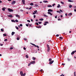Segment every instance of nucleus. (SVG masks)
I'll list each match as a JSON object with an SVG mask.
<instances>
[{
  "instance_id": "obj_1",
  "label": "nucleus",
  "mask_w": 76,
  "mask_h": 76,
  "mask_svg": "<svg viewBox=\"0 0 76 76\" xmlns=\"http://www.w3.org/2000/svg\"><path fill=\"white\" fill-rule=\"evenodd\" d=\"M35 63V61H34L31 62L29 64H28V66H30V65L31 64H34Z\"/></svg>"
},
{
  "instance_id": "obj_2",
  "label": "nucleus",
  "mask_w": 76,
  "mask_h": 76,
  "mask_svg": "<svg viewBox=\"0 0 76 76\" xmlns=\"http://www.w3.org/2000/svg\"><path fill=\"white\" fill-rule=\"evenodd\" d=\"M47 47H48L47 51L48 52H49L50 50V46L48 44L47 45Z\"/></svg>"
},
{
  "instance_id": "obj_3",
  "label": "nucleus",
  "mask_w": 76,
  "mask_h": 76,
  "mask_svg": "<svg viewBox=\"0 0 76 76\" xmlns=\"http://www.w3.org/2000/svg\"><path fill=\"white\" fill-rule=\"evenodd\" d=\"M54 60H53L52 61H50L49 62V64H53V63L54 62Z\"/></svg>"
},
{
  "instance_id": "obj_4",
  "label": "nucleus",
  "mask_w": 76,
  "mask_h": 76,
  "mask_svg": "<svg viewBox=\"0 0 76 76\" xmlns=\"http://www.w3.org/2000/svg\"><path fill=\"white\" fill-rule=\"evenodd\" d=\"M8 10L9 12H13V10L12 9H10V8L8 9Z\"/></svg>"
},
{
  "instance_id": "obj_5",
  "label": "nucleus",
  "mask_w": 76,
  "mask_h": 76,
  "mask_svg": "<svg viewBox=\"0 0 76 76\" xmlns=\"http://www.w3.org/2000/svg\"><path fill=\"white\" fill-rule=\"evenodd\" d=\"M31 44L32 45H34V46H35V47H37L38 48H39V46H38L36 45H35L32 43Z\"/></svg>"
},
{
  "instance_id": "obj_6",
  "label": "nucleus",
  "mask_w": 76,
  "mask_h": 76,
  "mask_svg": "<svg viewBox=\"0 0 76 76\" xmlns=\"http://www.w3.org/2000/svg\"><path fill=\"white\" fill-rule=\"evenodd\" d=\"M76 50L73 51L71 53V55H73V54H74L75 53H76Z\"/></svg>"
},
{
  "instance_id": "obj_7",
  "label": "nucleus",
  "mask_w": 76,
  "mask_h": 76,
  "mask_svg": "<svg viewBox=\"0 0 76 76\" xmlns=\"http://www.w3.org/2000/svg\"><path fill=\"white\" fill-rule=\"evenodd\" d=\"M22 2H23V4H25V0H22Z\"/></svg>"
},
{
  "instance_id": "obj_8",
  "label": "nucleus",
  "mask_w": 76,
  "mask_h": 76,
  "mask_svg": "<svg viewBox=\"0 0 76 76\" xmlns=\"http://www.w3.org/2000/svg\"><path fill=\"white\" fill-rule=\"evenodd\" d=\"M16 3V1H14L12 2L11 3L12 4H15Z\"/></svg>"
},
{
  "instance_id": "obj_9",
  "label": "nucleus",
  "mask_w": 76,
  "mask_h": 76,
  "mask_svg": "<svg viewBox=\"0 0 76 76\" xmlns=\"http://www.w3.org/2000/svg\"><path fill=\"white\" fill-rule=\"evenodd\" d=\"M48 12H53V10L49 9L48 10Z\"/></svg>"
},
{
  "instance_id": "obj_10",
  "label": "nucleus",
  "mask_w": 76,
  "mask_h": 76,
  "mask_svg": "<svg viewBox=\"0 0 76 76\" xmlns=\"http://www.w3.org/2000/svg\"><path fill=\"white\" fill-rule=\"evenodd\" d=\"M47 23H48V22H45V23L44 24V25L45 26L46 25H47Z\"/></svg>"
},
{
  "instance_id": "obj_11",
  "label": "nucleus",
  "mask_w": 76,
  "mask_h": 76,
  "mask_svg": "<svg viewBox=\"0 0 76 76\" xmlns=\"http://www.w3.org/2000/svg\"><path fill=\"white\" fill-rule=\"evenodd\" d=\"M8 17H10V18H12V17H13V16H12V15H8Z\"/></svg>"
},
{
  "instance_id": "obj_12",
  "label": "nucleus",
  "mask_w": 76,
  "mask_h": 76,
  "mask_svg": "<svg viewBox=\"0 0 76 76\" xmlns=\"http://www.w3.org/2000/svg\"><path fill=\"white\" fill-rule=\"evenodd\" d=\"M36 28H41V26H36Z\"/></svg>"
},
{
  "instance_id": "obj_13",
  "label": "nucleus",
  "mask_w": 76,
  "mask_h": 76,
  "mask_svg": "<svg viewBox=\"0 0 76 76\" xmlns=\"http://www.w3.org/2000/svg\"><path fill=\"white\" fill-rule=\"evenodd\" d=\"M15 16L17 18H20V16H19V15H16Z\"/></svg>"
},
{
  "instance_id": "obj_14",
  "label": "nucleus",
  "mask_w": 76,
  "mask_h": 76,
  "mask_svg": "<svg viewBox=\"0 0 76 76\" xmlns=\"http://www.w3.org/2000/svg\"><path fill=\"white\" fill-rule=\"evenodd\" d=\"M15 34V32H12V33H11V35H13L14 34Z\"/></svg>"
},
{
  "instance_id": "obj_15",
  "label": "nucleus",
  "mask_w": 76,
  "mask_h": 76,
  "mask_svg": "<svg viewBox=\"0 0 76 76\" xmlns=\"http://www.w3.org/2000/svg\"><path fill=\"white\" fill-rule=\"evenodd\" d=\"M25 75H26V73H24V74H22L21 75V76H25Z\"/></svg>"
},
{
  "instance_id": "obj_16",
  "label": "nucleus",
  "mask_w": 76,
  "mask_h": 76,
  "mask_svg": "<svg viewBox=\"0 0 76 76\" xmlns=\"http://www.w3.org/2000/svg\"><path fill=\"white\" fill-rule=\"evenodd\" d=\"M34 12L35 13V14H37V13H37V10H36L35 11H34Z\"/></svg>"
},
{
  "instance_id": "obj_17",
  "label": "nucleus",
  "mask_w": 76,
  "mask_h": 76,
  "mask_svg": "<svg viewBox=\"0 0 76 76\" xmlns=\"http://www.w3.org/2000/svg\"><path fill=\"white\" fill-rule=\"evenodd\" d=\"M20 75L21 76L22 75V74H23V72H22V71H20Z\"/></svg>"
},
{
  "instance_id": "obj_18",
  "label": "nucleus",
  "mask_w": 76,
  "mask_h": 76,
  "mask_svg": "<svg viewBox=\"0 0 76 76\" xmlns=\"http://www.w3.org/2000/svg\"><path fill=\"white\" fill-rule=\"evenodd\" d=\"M68 15V16H70L71 15H72V13H69Z\"/></svg>"
},
{
  "instance_id": "obj_19",
  "label": "nucleus",
  "mask_w": 76,
  "mask_h": 76,
  "mask_svg": "<svg viewBox=\"0 0 76 76\" xmlns=\"http://www.w3.org/2000/svg\"><path fill=\"white\" fill-rule=\"evenodd\" d=\"M52 7V6L51 5H48V7Z\"/></svg>"
},
{
  "instance_id": "obj_20",
  "label": "nucleus",
  "mask_w": 76,
  "mask_h": 76,
  "mask_svg": "<svg viewBox=\"0 0 76 76\" xmlns=\"http://www.w3.org/2000/svg\"><path fill=\"white\" fill-rule=\"evenodd\" d=\"M52 61V59L51 58H49V61Z\"/></svg>"
},
{
  "instance_id": "obj_21",
  "label": "nucleus",
  "mask_w": 76,
  "mask_h": 76,
  "mask_svg": "<svg viewBox=\"0 0 76 76\" xmlns=\"http://www.w3.org/2000/svg\"><path fill=\"white\" fill-rule=\"evenodd\" d=\"M67 60H68V61H70L71 59H70V58H68Z\"/></svg>"
},
{
  "instance_id": "obj_22",
  "label": "nucleus",
  "mask_w": 76,
  "mask_h": 76,
  "mask_svg": "<svg viewBox=\"0 0 76 76\" xmlns=\"http://www.w3.org/2000/svg\"><path fill=\"white\" fill-rule=\"evenodd\" d=\"M43 15L44 16H45V17H48V16L46 15L45 14H44Z\"/></svg>"
},
{
  "instance_id": "obj_23",
  "label": "nucleus",
  "mask_w": 76,
  "mask_h": 76,
  "mask_svg": "<svg viewBox=\"0 0 76 76\" xmlns=\"http://www.w3.org/2000/svg\"><path fill=\"white\" fill-rule=\"evenodd\" d=\"M68 2H73V1H72L71 0H68Z\"/></svg>"
},
{
  "instance_id": "obj_24",
  "label": "nucleus",
  "mask_w": 76,
  "mask_h": 76,
  "mask_svg": "<svg viewBox=\"0 0 76 76\" xmlns=\"http://www.w3.org/2000/svg\"><path fill=\"white\" fill-rule=\"evenodd\" d=\"M39 20H41V21H42V20H44V19H43L42 18H41V19H39Z\"/></svg>"
},
{
  "instance_id": "obj_25",
  "label": "nucleus",
  "mask_w": 76,
  "mask_h": 76,
  "mask_svg": "<svg viewBox=\"0 0 76 76\" xmlns=\"http://www.w3.org/2000/svg\"><path fill=\"white\" fill-rule=\"evenodd\" d=\"M43 2H44V3H48V1H44Z\"/></svg>"
},
{
  "instance_id": "obj_26",
  "label": "nucleus",
  "mask_w": 76,
  "mask_h": 76,
  "mask_svg": "<svg viewBox=\"0 0 76 76\" xmlns=\"http://www.w3.org/2000/svg\"><path fill=\"white\" fill-rule=\"evenodd\" d=\"M60 5L58 4V6H57V7L58 8L60 7Z\"/></svg>"
},
{
  "instance_id": "obj_27",
  "label": "nucleus",
  "mask_w": 76,
  "mask_h": 76,
  "mask_svg": "<svg viewBox=\"0 0 76 76\" xmlns=\"http://www.w3.org/2000/svg\"><path fill=\"white\" fill-rule=\"evenodd\" d=\"M1 31L2 32H3V31H4V30H3V28H1Z\"/></svg>"
},
{
  "instance_id": "obj_28",
  "label": "nucleus",
  "mask_w": 76,
  "mask_h": 76,
  "mask_svg": "<svg viewBox=\"0 0 76 76\" xmlns=\"http://www.w3.org/2000/svg\"><path fill=\"white\" fill-rule=\"evenodd\" d=\"M30 5H31V6H34V4H33V3H31L30 4Z\"/></svg>"
},
{
  "instance_id": "obj_29",
  "label": "nucleus",
  "mask_w": 76,
  "mask_h": 76,
  "mask_svg": "<svg viewBox=\"0 0 76 76\" xmlns=\"http://www.w3.org/2000/svg\"><path fill=\"white\" fill-rule=\"evenodd\" d=\"M35 59H36V58H34V57L33 58V60H35Z\"/></svg>"
},
{
  "instance_id": "obj_30",
  "label": "nucleus",
  "mask_w": 76,
  "mask_h": 76,
  "mask_svg": "<svg viewBox=\"0 0 76 76\" xmlns=\"http://www.w3.org/2000/svg\"><path fill=\"white\" fill-rule=\"evenodd\" d=\"M11 21L12 22H15V20H12Z\"/></svg>"
},
{
  "instance_id": "obj_31",
  "label": "nucleus",
  "mask_w": 76,
  "mask_h": 76,
  "mask_svg": "<svg viewBox=\"0 0 76 76\" xmlns=\"http://www.w3.org/2000/svg\"><path fill=\"white\" fill-rule=\"evenodd\" d=\"M15 28H16V29H19V28H18V27H17V26H15Z\"/></svg>"
},
{
  "instance_id": "obj_32",
  "label": "nucleus",
  "mask_w": 76,
  "mask_h": 76,
  "mask_svg": "<svg viewBox=\"0 0 76 76\" xmlns=\"http://www.w3.org/2000/svg\"><path fill=\"white\" fill-rule=\"evenodd\" d=\"M72 7V5H70L69 6V8Z\"/></svg>"
},
{
  "instance_id": "obj_33",
  "label": "nucleus",
  "mask_w": 76,
  "mask_h": 76,
  "mask_svg": "<svg viewBox=\"0 0 76 76\" xmlns=\"http://www.w3.org/2000/svg\"><path fill=\"white\" fill-rule=\"evenodd\" d=\"M3 35H4V36H5V37H6V36H7V35L5 34H4Z\"/></svg>"
},
{
  "instance_id": "obj_34",
  "label": "nucleus",
  "mask_w": 76,
  "mask_h": 76,
  "mask_svg": "<svg viewBox=\"0 0 76 76\" xmlns=\"http://www.w3.org/2000/svg\"><path fill=\"white\" fill-rule=\"evenodd\" d=\"M2 9V10H3V11H4L5 10V8H3Z\"/></svg>"
},
{
  "instance_id": "obj_35",
  "label": "nucleus",
  "mask_w": 76,
  "mask_h": 76,
  "mask_svg": "<svg viewBox=\"0 0 76 76\" xmlns=\"http://www.w3.org/2000/svg\"><path fill=\"white\" fill-rule=\"evenodd\" d=\"M59 39H63V37H60Z\"/></svg>"
},
{
  "instance_id": "obj_36",
  "label": "nucleus",
  "mask_w": 76,
  "mask_h": 76,
  "mask_svg": "<svg viewBox=\"0 0 76 76\" xmlns=\"http://www.w3.org/2000/svg\"><path fill=\"white\" fill-rule=\"evenodd\" d=\"M26 26H29V24H26Z\"/></svg>"
},
{
  "instance_id": "obj_37",
  "label": "nucleus",
  "mask_w": 76,
  "mask_h": 76,
  "mask_svg": "<svg viewBox=\"0 0 76 76\" xmlns=\"http://www.w3.org/2000/svg\"><path fill=\"white\" fill-rule=\"evenodd\" d=\"M56 12H58L59 13H61V12H60L59 11H57Z\"/></svg>"
},
{
  "instance_id": "obj_38",
  "label": "nucleus",
  "mask_w": 76,
  "mask_h": 76,
  "mask_svg": "<svg viewBox=\"0 0 76 76\" xmlns=\"http://www.w3.org/2000/svg\"><path fill=\"white\" fill-rule=\"evenodd\" d=\"M15 21L16 22H19V21H18V20H15Z\"/></svg>"
},
{
  "instance_id": "obj_39",
  "label": "nucleus",
  "mask_w": 76,
  "mask_h": 76,
  "mask_svg": "<svg viewBox=\"0 0 76 76\" xmlns=\"http://www.w3.org/2000/svg\"><path fill=\"white\" fill-rule=\"evenodd\" d=\"M48 14H49V15H50L51 14V13L50 12H48Z\"/></svg>"
},
{
  "instance_id": "obj_40",
  "label": "nucleus",
  "mask_w": 76,
  "mask_h": 76,
  "mask_svg": "<svg viewBox=\"0 0 76 76\" xmlns=\"http://www.w3.org/2000/svg\"><path fill=\"white\" fill-rule=\"evenodd\" d=\"M26 58H28V55H26Z\"/></svg>"
},
{
  "instance_id": "obj_41",
  "label": "nucleus",
  "mask_w": 76,
  "mask_h": 76,
  "mask_svg": "<svg viewBox=\"0 0 76 76\" xmlns=\"http://www.w3.org/2000/svg\"><path fill=\"white\" fill-rule=\"evenodd\" d=\"M7 41V39H5L4 40V41L6 42V41Z\"/></svg>"
},
{
  "instance_id": "obj_42",
  "label": "nucleus",
  "mask_w": 76,
  "mask_h": 76,
  "mask_svg": "<svg viewBox=\"0 0 76 76\" xmlns=\"http://www.w3.org/2000/svg\"><path fill=\"white\" fill-rule=\"evenodd\" d=\"M19 37H18L17 38V40H19Z\"/></svg>"
},
{
  "instance_id": "obj_43",
  "label": "nucleus",
  "mask_w": 76,
  "mask_h": 76,
  "mask_svg": "<svg viewBox=\"0 0 76 76\" xmlns=\"http://www.w3.org/2000/svg\"><path fill=\"white\" fill-rule=\"evenodd\" d=\"M65 64H64V63H62V66H64V65H65Z\"/></svg>"
},
{
  "instance_id": "obj_44",
  "label": "nucleus",
  "mask_w": 76,
  "mask_h": 76,
  "mask_svg": "<svg viewBox=\"0 0 76 76\" xmlns=\"http://www.w3.org/2000/svg\"><path fill=\"white\" fill-rule=\"evenodd\" d=\"M35 6L36 7H38V5H37V4H35Z\"/></svg>"
},
{
  "instance_id": "obj_45",
  "label": "nucleus",
  "mask_w": 76,
  "mask_h": 76,
  "mask_svg": "<svg viewBox=\"0 0 76 76\" xmlns=\"http://www.w3.org/2000/svg\"><path fill=\"white\" fill-rule=\"evenodd\" d=\"M54 5H56V4H53L52 5V6L53 7H54Z\"/></svg>"
},
{
  "instance_id": "obj_46",
  "label": "nucleus",
  "mask_w": 76,
  "mask_h": 76,
  "mask_svg": "<svg viewBox=\"0 0 76 76\" xmlns=\"http://www.w3.org/2000/svg\"><path fill=\"white\" fill-rule=\"evenodd\" d=\"M59 11H60L61 12H63V11H62L61 10H59Z\"/></svg>"
},
{
  "instance_id": "obj_47",
  "label": "nucleus",
  "mask_w": 76,
  "mask_h": 76,
  "mask_svg": "<svg viewBox=\"0 0 76 76\" xmlns=\"http://www.w3.org/2000/svg\"><path fill=\"white\" fill-rule=\"evenodd\" d=\"M38 23L39 24H41V23H42V22H38Z\"/></svg>"
},
{
  "instance_id": "obj_48",
  "label": "nucleus",
  "mask_w": 76,
  "mask_h": 76,
  "mask_svg": "<svg viewBox=\"0 0 76 76\" xmlns=\"http://www.w3.org/2000/svg\"><path fill=\"white\" fill-rule=\"evenodd\" d=\"M56 36V37H57L59 36V35H58V34H57Z\"/></svg>"
},
{
  "instance_id": "obj_49",
  "label": "nucleus",
  "mask_w": 76,
  "mask_h": 76,
  "mask_svg": "<svg viewBox=\"0 0 76 76\" xmlns=\"http://www.w3.org/2000/svg\"><path fill=\"white\" fill-rule=\"evenodd\" d=\"M27 21L28 22H31V21H30V20H27Z\"/></svg>"
},
{
  "instance_id": "obj_50",
  "label": "nucleus",
  "mask_w": 76,
  "mask_h": 76,
  "mask_svg": "<svg viewBox=\"0 0 76 76\" xmlns=\"http://www.w3.org/2000/svg\"><path fill=\"white\" fill-rule=\"evenodd\" d=\"M36 25H39V24H38V23H36Z\"/></svg>"
},
{
  "instance_id": "obj_51",
  "label": "nucleus",
  "mask_w": 76,
  "mask_h": 76,
  "mask_svg": "<svg viewBox=\"0 0 76 76\" xmlns=\"http://www.w3.org/2000/svg\"><path fill=\"white\" fill-rule=\"evenodd\" d=\"M61 3H62V4H64V2H62V1L61 2Z\"/></svg>"
},
{
  "instance_id": "obj_52",
  "label": "nucleus",
  "mask_w": 76,
  "mask_h": 76,
  "mask_svg": "<svg viewBox=\"0 0 76 76\" xmlns=\"http://www.w3.org/2000/svg\"><path fill=\"white\" fill-rule=\"evenodd\" d=\"M13 48L11 47L10 48V50H13Z\"/></svg>"
},
{
  "instance_id": "obj_53",
  "label": "nucleus",
  "mask_w": 76,
  "mask_h": 76,
  "mask_svg": "<svg viewBox=\"0 0 76 76\" xmlns=\"http://www.w3.org/2000/svg\"><path fill=\"white\" fill-rule=\"evenodd\" d=\"M20 26H23V25H22V24H20Z\"/></svg>"
},
{
  "instance_id": "obj_54",
  "label": "nucleus",
  "mask_w": 76,
  "mask_h": 76,
  "mask_svg": "<svg viewBox=\"0 0 76 76\" xmlns=\"http://www.w3.org/2000/svg\"><path fill=\"white\" fill-rule=\"evenodd\" d=\"M23 49H24V50H26V48L25 47H24Z\"/></svg>"
},
{
  "instance_id": "obj_55",
  "label": "nucleus",
  "mask_w": 76,
  "mask_h": 76,
  "mask_svg": "<svg viewBox=\"0 0 76 76\" xmlns=\"http://www.w3.org/2000/svg\"><path fill=\"white\" fill-rule=\"evenodd\" d=\"M58 20H61V19H60V18H59L58 19Z\"/></svg>"
},
{
  "instance_id": "obj_56",
  "label": "nucleus",
  "mask_w": 76,
  "mask_h": 76,
  "mask_svg": "<svg viewBox=\"0 0 76 76\" xmlns=\"http://www.w3.org/2000/svg\"><path fill=\"white\" fill-rule=\"evenodd\" d=\"M65 16H67V14L66 13L65 14Z\"/></svg>"
},
{
  "instance_id": "obj_57",
  "label": "nucleus",
  "mask_w": 76,
  "mask_h": 76,
  "mask_svg": "<svg viewBox=\"0 0 76 76\" xmlns=\"http://www.w3.org/2000/svg\"><path fill=\"white\" fill-rule=\"evenodd\" d=\"M3 44H0L1 46H3Z\"/></svg>"
},
{
  "instance_id": "obj_58",
  "label": "nucleus",
  "mask_w": 76,
  "mask_h": 76,
  "mask_svg": "<svg viewBox=\"0 0 76 76\" xmlns=\"http://www.w3.org/2000/svg\"><path fill=\"white\" fill-rule=\"evenodd\" d=\"M35 17H36L35 15H34V18H35Z\"/></svg>"
},
{
  "instance_id": "obj_59",
  "label": "nucleus",
  "mask_w": 76,
  "mask_h": 76,
  "mask_svg": "<svg viewBox=\"0 0 76 76\" xmlns=\"http://www.w3.org/2000/svg\"><path fill=\"white\" fill-rule=\"evenodd\" d=\"M42 70H42V69H40V72H41V71H42Z\"/></svg>"
},
{
  "instance_id": "obj_60",
  "label": "nucleus",
  "mask_w": 76,
  "mask_h": 76,
  "mask_svg": "<svg viewBox=\"0 0 76 76\" xmlns=\"http://www.w3.org/2000/svg\"><path fill=\"white\" fill-rule=\"evenodd\" d=\"M24 40H25V41H26V39H26V38H24Z\"/></svg>"
},
{
  "instance_id": "obj_61",
  "label": "nucleus",
  "mask_w": 76,
  "mask_h": 76,
  "mask_svg": "<svg viewBox=\"0 0 76 76\" xmlns=\"http://www.w3.org/2000/svg\"><path fill=\"white\" fill-rule=\"evenodd\" d=\"M31 8H32V7H30L29 8V10H31Z\"/></svg>"
},
{
  "instance_id": "obj_62",
  "label": "nucleus",
  "mask_w": 76,
  "mask_h": 76,
  "mask_svg": "<svg viewBox=\"0 0 76 76\" xmlns=\"http://www.w3.org/2000/svg\"><path fill=\"white\" fill-rule=\"evenodd\" d=\"M74 11H75V12H76V9H74Z\"/></svg>"
},
{
  "instance_id": "obj_63",
  "label": "nucleus",
  "mask_w": 76,
  "mask_h": 76,
  "mask_svg": "<svg viewBox=\"0 0 76 76\" xmlns=\"http://www.w3.org/2000/svg\"><path fill=\"white\" fill-rule=\"evenodd\" d=\"M29 26H31V24H30L29 25Z\"/></svg>"
},
{
  "instance_id": "obj_64",
  "label": "nucleus",
  "mask_w": 76,
  "mask_h": 76,
  "mask_svg": "<svg viewBox=\"0 0 76 76\" xmlns=\"http://www.w3.org/2000/svg\"><path fill=\"white\" fill-rule=\"evenodd\" d=\"M74 8H75V9H76V6H75L74 7Z\"/></svg>"
}]
</instances>
